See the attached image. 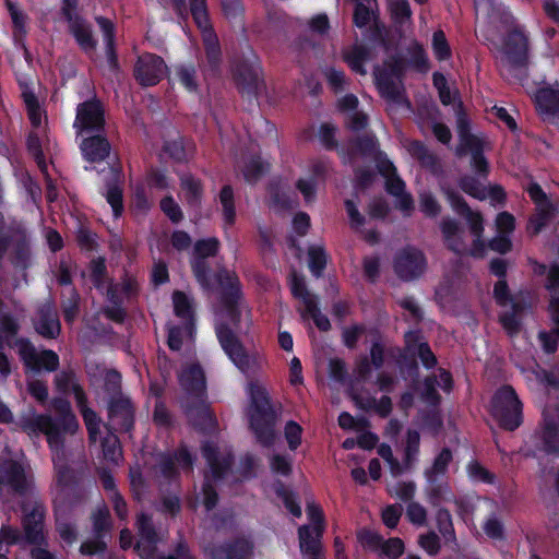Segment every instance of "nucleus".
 <instances>
[{
	"mask_svg": "<svg viewBox=\"0 0 559 559\" xmlns=\"http://www.w3.org/2000/svg\"><path fill=\"white\" fill-rule=\"evenodd\" d=\"M111 528L110 513L109 510L104 507L98 509L93 514V531L94 535L98 538H103L104 534Z\"/></svg>",
	"mask_w": 559,
	"mask_h": 559,
	"instance_id": "64",
	"label": "nucleus"
},
{
	"mask_svg": "<svg viewBox=\"0 0 559 559\" xmlns=\"http://www.w3.org/2000/svg\"><path fill=\"white\" fill-rule=\"evenodd\" d=\"M106 126L105 106L103 102L93 96L80 103L76 107L73 127L80 134L104 133Z\"/></svg>",
	"mask_w": 559,
	"mask_h": 559,
	"instance_id": "13",
	"label": "nucleus"
},
{
	"mask_svg": "<svg viewBox=\"0 0 559 559\" xmlns=\"http://www.w3.org/2000/svg\"><path fill=\"white\" fill-rule=\"evenodd\" d=\"M174 313L185 323V330L188 334H192L195 330V313L192 300L181 290L173 293Z\"/></svg>",
	"mask_w": 559,
	"mask_h": 559,
	"instance_id": "30",
	"label": "nucleus"
},
{
	"mask_svg": "<svg viewBox=\"0 0 559 559\" xmlns=\"http://www.w3.org/2000/svg\"><path fill=\"white\" fill-rule=\"evenodd\" d=\"M118 176L119 175L116 174L115 178L106 182L105 193L106 201L111 206L115 218L120 217L124 211L123 190L118 182Z\"/></svg>",
	"mask_w": 559,
	"mask_h": 559,
	"instance_id": "41",
	"label": "nucleus"
},
{
	"mask_svg": "<svg viewBox=\"0 0 559 559\" xmlns=\"http://www.w3.org/2000/svg\"><path fill=\"white\" fill-rule=\"evenodd\" d=\"M159 207L171 223L178 224L183 219V212L173 195H165L159 202Z\"/></svg>",
	"mask_w": 559,
	"mask_h": 559,
	"instance_id": "62",
	"label": "nucleus"
},
{
	"mask_svg": "<svg viewBox=\"0 0 559 559\" xmlns=\"http://www.w3.org/2000/svg\"><path fill=\"white\" fill-rule=\"evenodd\" d=\"M452 460V451L447 447L442 448V450L433 459L431 467L425 471V476L428 483L432 484L437 481L438 477L444 476Z\"/></svg>",
	"mask_w": 559,
	"mask_h": 559,
	"instance_id": "42",
	"label": "nucleus"
},
{
	"mask_svg": "<svg viewBox=\"0 0 559 559\" xmlns=\"http://www.w3.org/2000/svg\"><path fill=\"white\" fill-rule=\"evenodd\" d=\"M511 310L499 316V323L511 337L516 336L522 328V314L531 307L526 299H513L509 302Z\"/></svg>",
	"mask_w": 559,
	"mask_h": 559,
	"instance_id": "29",
	"label": "nucleus"
},
{
	"mask_svg": "<svg viewBox=\"0 0 559 559\" xmlns=\"http://www.w3.org/2000/svg\"><path fill=\"white\" fill-rule=\"evenodd\" d=\"M427 266V260L423 251L407 246L400 250L393 261L395 274L402 281L408 282L420 277Z\"/></svg>",
	"mask_w": 559,
	"mask_h": 559,
	"instance_id": "17",
	"label": "nucleus"
},
{
	"mask_svg": "<svg viewBox=\"0 0 559 559\" xmlns=\"http://www.w3.org/2000/svg\"><path fill=\"white\" fill-rule=\"evenodd\" d=\"M321 538L310 525L304 524L298 528L300 551L305 555L318 557L321 552Z\"/></svg>",
	"mask_w": 559,
	"mask_h": 559,
	"instance_id": "37",
	"label": "nucleus"
},
{
	"mask_svg": "<svg viewBox=\"0 0 559 559\" xmlns=\"http://www.w3.org/2000/svg\"><path fill=\"white\" fill-rule=\"evenodd\" d=\"M23 514L22 526L27 544L40 546L46 543L44 534V522L46 518V506L38 495L31 493L20 503Z\"/></svg>",
	"mask_w": 559,
	"mask_h": 559,
	"instance_id": "9",
	"label": "nucleus"
},
{
	"mask_svg": "<svg viewBox=\"0 0 559 559\" xmlns=\"http://www.w3.org/2000/svg\"><path fill=\"white\" fill-rule=\"evenodd\" d=\"M12 264L22 270H26L31 264L29 240L24 229L15 230Z\"/></svg>",
	"mask_w": 559,
	"mask_h": 559,
	"instance_id": "34",
	"label": "nucleus"
},
{
	"mask_svg": "<svg viewBox=\"0 0 559 559\" xmlns=\"http://www.w3.org/2000/svg\"><path fill=\"white\" fill-rule=\"evenodd\" d=\"M33 326L36 333L46 340H55L61 332L58 314L49 305H44L38 309L37 317L33 319Z\"/></svg>",
	"mask_w": 559,
	"mask_h": 559,
	"instance_id": "27",
	"label": "nucleus"
},
{
	"mask_svg": "<svg viewBox=\"0 0 559 559\" xmlns=\"http://www.w3.org/2000/svg\"><path fill=\"white\" fill-rule=\"evenodd\" d=\"M190 12L201 32L209 70L216 75L221 71L222 49L210 20L206 0H190Z\"/></svg>",
	"mask_w": 559,
	"mask_h": 559,
	"instance_id": "6",
	"label": "nucleus"
},
{
	"mask_svg": "<svg viewBox=\"0 0 559 559\" xmlns=\"http://www.w3.org/2000/svg\"><path fill=\"white\" fill-rule=\"evenodd\" d=\"M33 481L25 473L24 466L14 460L5 462L0 467V486L9 487L15 495L26 497Z\"/></svg>",
	"mask_w": 559,
	"mask_h": 559,
	"instance_id": "20",
	"label": "nucleus"
},
{
	"mask_svg": "<svg viewBox=\"0 0 559 559\" xmlns=\"http://www.w3.org/2000/svg\"><path fill=\"white\" fill-rule=\"evenodd\" d=\"M440 230L447 248L457 255H464L468 253L474 258H484L486 243L483 239V235L474 236L472 248L468 251L467 246L463 239L464 229L460 223L451 217H443L440 223Z\"/></svg>",
	"mask_w": 559,
	"mask_h": 559,
	"instance_id": "11",
	"label": "nucleus"
},
{
	"mask_svg": "<svg viewBox=\"0 0 559 559\" xmlns=\"http://www.w3.org/2000/svg\"><path fill=\"white\" fill-rule=\"evenodd\" d=\"M436 523L439 533L447 542H454L456 539L452 515L448 509L439 508L437 510Z\"/></svg>",
	"mask_w": 559,
	"mask_h": 559,
	"instance_id": "49",
	"label": "nucleus"
},
{
	"mask_svg": "<svg viewBox=\"0 0 559 559\" xmlns=\"http://www.w3.org/2000/svg\"><path fill=\"white\" fill-rule=\"evenodd\" d=\"M484 148L483 142L475 134L459 136V144L455 147V155L462 158L468 154L481 151Z\"/></svg>",
	"mask_w": 559,
	"mask_h": 559,
	"instance_id": "55",
	"label": "nucleus"
},
{
	"mask_svg": "<svg viewBox=\"0 0 559 559\" xmlns=\"http://www.w3.org/2000/svg\"><path fill=\"white\" fill-rule=\"evenodd\" d=\"M275 495L282 499L288 512L295 516L300 518L302 510L296 492L288 489L282 481H277L274 486Z\"/></svg>",
	"mask_w": 559,
	"mask_h": 559,
	"instance_id": "43",
	"label": "nucleus"
},
{
	"mask_svg": "<svg viewBox=\"0 0 559 559\" xmlns=\"http://www.w3.org/2000/svg\"><path fill=\"white\" fill-rule=\"evenodd\" d=\"M328 257L323 247L311 246L308 249V266L311 274L319 278L326 267Z\"/></svg>",
	"mask_w": 559,
	"mask_h": 559,
	"instance_id": "45",
	"label": "nucleus"
},
{
	"mask_svg": "<svg viewBox=\"0 0 559 559\" xmlns=\"http://www.w3.org/2000/svg\"><path fill=\"white\" fill-rule=\"evenodd\" d=\"M501 52L508 71L515 82L523 84L528 78L530 39L523 26L514 25L502 37Z\"/></svg>",
	"mask_w": 559,
	"mask_h": 559,
	"instance_id": "4",
	"label": "nucleus"
},
{
	"mask_svg": "<svg viewBox=\"0 0 559 559\" xmlns=\"http://www.w3.org/2000/svg\"><path fill=\"white\" fill-rule=\"evenodd\" d=\"M90 277L94 287L102 290L105 286V280L107 276L106 261L103 257L93 259L90 263Z\"/></svg>",
	"mask_w": 559,
	"mask_h": 559,
	"instance_id": "58",
	"label": "nucleus"
},
{
	"mask_svg": "<svg viewBox=\"0 0 559 559\" xmlns=\"http://www.w3.org/2000/svg\"><path fill=\"white\" fill-rule=\"evenodd\" d=\"M253 550L251 542L243 537L215 545L210 550L209 559H248Z\"/></svg>",
	"mask_w": 559,
	"mask_h": 559,
	"instance_id": "25",
	"label": "nucleus"
},
{
	"mask_svg": "<svg viewBox=\"0 0 559 559\" xmlns=\"http://www.w3.org/2000/svg\"><path fill=\"white\" fill-rule=\"evenodd\" d=\"M467 475L473 481L493 485L496 475L483 466L478 461L473 460L466 466Z\"/></svg>",
	"mask_w": 559,
	"mask_h": 559,
	"instance_id": "53",
	"label": "nucleus"
},
{
	"mask_svg": "<svg viewBox=\"0 0 559 559\" xmlns=\"http://www.w3.org/2000/svg\"><path fill=\"white\" fill-rule=\"evenodd\" d=\"M16 426L31 438L44 433L50 450L59 453L64 449V433H74L79 428V421L73 413L53 419L48 414H37L31 407L27 413L19 416Z\"/></svg>",
	"mask_w": 559,
	"mask_h": 559,
	"instance_id": "2",
	"label": "nucleus"
},
{
	"mask_svg": "<svg viewBox=\"0 0 559 559\" xmlns=\"http://www.w3.org/2000/svg\"><path fill=\"white\" fill-rule=\"evenodd\" d=\"M168 72L164 59L155 53L145 52L138 57L133 75L141 86L157 85Z\"/></svg>",
	"mask_w": 559,
	"mask_h": 559,
	"instance_id": "19",
	"label": "nucleus"
},
{
	"mask_svg": "<svg viewBox=\"0 0 559 559\" xmlns=\"http://www.w3.org/2000/svg\"><path fill=\"white\" fill-rule=\"evenodd\" d=\"M406 59L394 55L385 61L384 67L376 66L373 70L374 83L381 95L389 102L401 104L404 100L401 88L394 80L402 81L407 70ZM409 105V102L405 99Z\"/></svg>",
	"mask_w": 559,
	"mask_h": 559,
	"instance_id": "8",
	"label": "nucleus"
},
{
	"mask_svg": "<svg viewBox=\"0 0 559 559\" xmlns=\"http://www.w3.org/2000/svg\"><path fill=\"white\" fill-rule=\"evenodd\" d=\"M53 511L56 515V530L60 538L69 545H72L76 540V530L73 524L61 521V506L58 499L53 500Z\"/></svg>",
	"mask_w": 559,
	"mask_h": 559,
	"instance_id": "46",
	"label": "nucleus"
},
{
	"mask_svg": "<svg viewBox=\"0 0 559 559\" xmlns=\"http://www.w3.org/2000/svg\"><path fill=\"white\" fill-rule=\"evenodd\" d=\"M231 73L239 93L250 100L258 99L263 84L262 66L260 58L252 49L235 59Z\"/></svg>",
	"mask_w": 559,
	"mask_h": 559,
	"instance_id": "7",
	"label": "nucleus"
},
{
	"mask_svg": "<svg viewBox=\"0 0 559 559\" xmlns=\"http://www.w3.org/2000/svg\"><path fill=\"white\" fill-rule=\"evenodd\" d=\"M55 385L58 392L62 394L72 393L76 401V394L81 392L86 394L80 383L79 377L73 369H63L55 376Z\"/></svg>",
	"mask_w": 559,
	"mask_h": 559,
	"instance_id": "38",
	"label": "nucleus"
},
{
	"mask_svg": "<svg viewBox=\"0 0 559 559\" xmlns=\"http://www.w3.org/2000/svg\"><path fill=\"white\" fill-rule=\"evenodd\" d=\"M371 48L362 45H354L349 51L344 53V61L350 68V70L357 74L366 75L367 70L365 64L371 59Z\"/></svg>",
	"mask_w": 559,
	"mask_h": 559,
	"instance_id": "33",
	"label": "nucleus"
},
{
	"mask_svg": "<svg viewBox=\"0 0 559 559\" xmlns=\"http://www.w3.org/2000/svg\"><path fill=\"white\" fill-rule=\"evenodd\" d=\"M421 399L429 405L437 407L441 403V395L437 390L438 381L436 376H427L423 382Z\"/></svg>",
	"mask_w": 559,
	"mask_h": 559,
	"instance_id": "60",
	"label": "nucleus"
},
{
	"mask_svg": "<svg viewBox=\"0 0 559 559\" xmlns=\"http://www.w3.org/2000/svg\"><path fill=\"white\" fill-rule=\"evenodd\" d=\"M378 152L380 150L377 138L373 134H364L350 141L347 155L349 158H354L356 155L374 157Z\"/></svg>",
	"mask_w": 559,
	"mask_h": 559,
	"instance_id": "35",
	"label": "nucleus"
},
{
	"mask_svg": "<svg viewBox=\"0 0 559 559\" xmlns=\"http://www.w3.org/2000/svg\"><path fill=\"white\" fill-rule=\"evenodd\" d=\"M379 19L378 11H373L362 1H356L353 13V23L357 28H365Z\"/></svg>",
	"mask_w": 559,
	"mask_h": 559,
	"instance_id": "48",
	"label": "nucleus"
},
{
	"mask_svg": "<svg viewBox=\"0 0 559 559\" xmlns=\"http://www.w3.org/2000/svg\"><path fill=\"white\" fill-rule=\"evenodd\" d=\"M533 438L536 440L535 447L539 452L559 456V420L545 416Z\"/></svg>",
	"mask_w": 559,
	"mask_h": 559,
	"instance_id": "21",
	"label": "nucleus"
},
{
	"mask_svg": "<svg viewBox=\"0 0 559 559\" xmlns=\"http://www.w3.org/2000/svg\"><path fill=\"white\" fill-rule=\"evenodd\" d=\"M447 198L454 212L464 217L473 236L484 235V218L480 212L473 211L465 199L454 190L447 191Z\"/></svg>",
	"mask_w": 559,
	"mask_h": 559,
	"instance_id": "22",
	"label": "nucleus"
},
{
	"mask_svg": "<svg viewBox=\"0 0 559 559\" xmlns=\"http://www.w3.org/2000/svg\"><path fill=\"white\" fill-rule=\"evenodd\" d=\"M180 187L185 192V200L188 205L194 207L202 202L204 187L202 181L191 174L180 176Z\"/></svg>",
	"mask_w": 559,
	"mask_h": 559,
	"instance_id": "36",
	"label": "nucleus"
},
{
	"mask_svg": "<svg viewBox=\"0 0 559 559\" xmlns=\"http://www.w3.org/2000/svg\"><path fill=\"white\" fill-rule=\"evenodd\" d=\"M460 188L468 195L477 199L485 200L487 198V189L484 187L479 180L471 175H466L461 177L459 181Z\"/></svg>",
	"mask_w": 559,
	"mask_h": 559,
	"instance_id": "52",
	"label": "nucleus"
},
{
	"mask_svg": "<svg viewBox=\"0 0 559 559\" xmlns=\"http://www.w3.org/2000/svg\"><path fill=\"white\" fill-rule=\"evenodd\" d=\"M81 296L75 287L61 294L60 307L67 323H73L80 313Z\"/></svg>",
	"mask_w": 559,
	"mask_h": 559,
	"instance_id": "40",
	"label": "nucleus"
},
{
	"mask_svg": "<svg viewBox=\"0 0 559 559\" xmlns=\"http://www.w3.org/2000/svg\"><path fill=\"white\" fill-rule=\"evenodd\" d=\"M217 198L222 206L224 226H234L237 218L234 188L230 185H224L219 190Z\"/></svg>",
	"mask_w": 559,
	"mask_h": 559,
	"instance_id": "39",
	"label": "nucleus"
},
{
	"mask_svg": "<svg viewBox=\"0 0 559 559\" xmlns=\"http://www.w3.org/2000/svg\"><path fill=\"white\" fill-rule=\"evenodd\" d=\"M225 17L235 24L243 25L245 8L241 0H221Z\"/></svg>",
	"mask_w": 559,
	"mask_h": 559,
	"instance_id": "57",
	"label": "nucleus"
},
{
	"mask_svg": "<svg viewBox=\"0 0 559 559\" xmlns=\"http://www.w3.org/2000/svg\"><path fill=\"white\" fill-rule=\"evenodd\" d=\"M179 383L187 393V399L206 397L205 374L199 364H192L183 369L179 376Z\"/></svg>",
	"mask_w": 559,
	"mask_h": 559,
	"instance_id": "24",
	"label": "nucleus"
},
{
	"mask_svg": "<svg viewBox=\"0 0 559 559\" xmlns=\"http://www.w3.org/2000/svg\"><path fill=\"white\" fill-rule=\"evenodd\" d=\"M176 76L178 78V81L180 84L188 91V92H197L198 90V82H197V70L193 64H179L176 67Z\"/></svg>",
	"mask_w": 559,
	"mask_h": 559,
	"instance_id": "54",
	"label": "nucleus"
},
{
	"mask_svg": "<svg viewBox=\"0 0 559 559\" xmlns=\"http://www.w3.org/2000/svg\"><path fill=\"white\" fill-rule=\"evenodd\" d=\"M201 452L211 469L213 479H224L231 467L233 456L230 454L221 456L217 444L210 440L202 442Z\"/></svg>",
	"mask_w": 559,
	"mask_h": 559,
	"instance_id": "23",
	"label": "nucleus"
},
{
	"mask_svg": "<svg viewBox=\"0 0 559 559\" xmlns=\"http://www.w3.org/2000/svg\"><path fill=\"white\" fill-rule=\"evenodd\" d=\"M219 247L221 242L216 237L197 240L193 246L190 266L195 281L203 290H212L214 282L222 287L221 304L229 321L237 326L241 321L239 304L243 296L239 277L235 272L224 267L214 273L209 261V258L217 255Z\"/></svg>",
	"mask_w": 559,
	"mask_h": 559,
	"instance_id": "1",
	"label": "nucleus"
},
{
	"mask_svg": "<svg viewBox=\"0 0 559 559\" xmlns=\"http://www.w3.org/2000/svg\"><path fill=\"white\" fill-rule=\"evenodd\" d=\"M24 104L26 107L27 116L31 121V124L34 128H39L41 124L43 116L39 100L36 94L25 93L24 94Z\"/></svg>",
	"mask_w": 559,
	"mask_h": 559,
	"instance_id": "61",
	"label": "nucleus"
},
{
	"mask_svg": "<svg viewBox=\"0 0 559 559\" xmlns=\"http://www.w3.org/2000/svg\"><path fill=\"white\" fill-rule=\"evenodd\" d=\"M19 355L24 366L34 372L46 370L53 372L59 368L60 359L52 349H43L37 353L34 344L28 338H19L16 341Z\"/></svg>",
	"mask_w": 559,
	"mask_h": 559,
	"instance_id": "15",
	"label": "nucleus"
},
{
	"mask_svg": "<svg viewBox=\"0 0 559 559\" xmlns=\"http://www.w3.org/2000/svg\"><path fill=\"white\" fill-rule=\"evenodd\" d=\"M79 0H61V15L68 23L69 33L74 37L79 47L87 52L97 46L91 24L76 13Z\"/></svg>",
	"mask_w": 559,
	"mask_h": 559,
	"instance_id": "12",
	"label": "nucleus"
},
{
	"mask_svg": "<svg viewBox=\"0 0 559 559\" xmlns=\"http://www.w3.org/2000/svg\"><path fill=\"white\" fill-rule=\"evenodd\" d=\"M108 420L104 424L107 431L130 433L134 429L135 407L129 396H119L107 401Z\"/></svg>",
	"mask_w": 559,
	"mask_h": 559,
	"instance_id": "14",
	"label": "nucleus"
},
{
	"mask_svg": "<svg viewBox=\"0 0 559 559\" xmlns=\"http://www.w3.org/2000/svg\"><path fill=\"white\" fill-rule=\"evenodd\" d=\"M558 212L559 207L554 202L535 206V212L530 216L527 222V231L532 236L539 235L549 223L556 218Z\"/></svg>",
	"mask_w": 559,
	"mask_h": 559,
	"instance_id": "31",
	"label": "nucleus"
},
{
	"mask_svg": "<svg viewBox=\"0 0 559 559\" xmlns=\"http://www.w3.org/2000/svg\"><path fill=\"white\" fill-rule=\"evenodd\" d=\"M407 53L409 58L406 59V63L409 68L416 70L419 73L428 72L429 60L421 44L414 41L407 48Z\"/></svg>",
	"mask_w": 559,
	"mask_h": 559,
	"instance_id": "44",
	"label": "nucleus"
},
{
	"mask_svg": "<svg viewBox=\"0 0 559 559\" xmlns=\"http://www.w3.org/2000/svg\"><path fill=\"white\" fill-rule=\"evenodd\" d=\"M306 512L312 524L311 527L313 531L318 532V535H323L325 530V518L321 506L316 503L313 500H308L306 503Z\"/></svg>",
	"mask_w": 559,
	"mask_h": 559,
	"instance_id": "56",
	"label": "nucleus"
},
{
	"mask_svg": "<svg viewBox=\"0 0 559 559\" xmlns=\"http://www.w3.org/2000/svg\"><path fill=\"white\" fill-rule=\"evenodd\" d=\"M163 151L166 155H168L169 158H171L176 163L187 162V152L182 138L165 141L163 145Z\"/></svg>",
	"mask_w": 559,
	"mask_h": 559,
	"instance_id": "63",
	"label": "nucleus"
},
{
	"mask_svg": "<svg viewBox=\"0 0 559 559\" xmlns=\"http://www.w3.org/2000/svg\"><path fill=\"white\" fill-rule=\"evenodd\" d=\"M87 403L86 394L79 392V394H76V407L86 426L90 441L95 443L100 433L102 419L94 409L88 407Z\"/></svg>",
	"mask_w": 559,
	"mask_h": 559,
	"instance_id": "32",
	"label": "nucleus"
},
{
	"mask_svg": "<svg viewBox=\"0 0 559 559\" xmlns=\"http://www.w3.org/2000/svg\"><path fill=\"white\" fill-rule=\"evenodd\" d=\"M392 22L396 26H403L412 19V10L408 0H393L390 3Z\"/></svg>",
	"mask_w": 559,
	"mask_h": 559,
	"instance_id": "51",
	"label": "nucleus"
},
{
	"mask_svg": "<svg viewBox=\"0 0 559 559\" xmlns=\"http://www.w3.org/2000/svg\"><path fill=\"white\" fill-rule=\"evenodd\" d=\"M195 457L186 444H180L173 452H162L158 455L157 467L160 476L169 483L180 477L179 468L192 471Z\"/></svg>",
	"mask_w": 559,
	"mask_h": 559,
	"instance_id": "16",
	"label": "nucleus"
},
{
	"mask_svg": "<svg viewBox=\"0 0 559 559\" xmlns=\"http://www.w3.org/2000/svg\"><path fill=\"white\" fill-rule=\"evenodd\" d=\"M538 114L546 119H559V83L540 87L535 94Z\"/></svg>",
	"mask_w": 559,
	"mask_h": 559,
	"instance_id": "26",
	"label": "nucleus"
},
{
	"mask_svg": "<svg viewBox=\"0 0 559 559\" xmlns=\"http://www.w3.org/2000/svg\"><path fill=\"white\" fill-rule=\"evenodd\" d=\"M249 427L257 442L263 448H271L276 438V412L272 405L267 391L258 385L250 386V404L248 407Z\"/></svg>",
	"mask_w": 559,
	"mask_h": 559,
	"instance_id": "3",
	"label": "nucleus"
},
{
	"mask_svg": "<svg viewBox=\"0 0 559 559\" xmlns=\"http://www.w3.org/2000/svg\"><path fill=\"white\" fill-rule=\"evenodd\" d=\"M241 173L246 182L255 183L265 174V165L260 156H252L245 162Z\"/></svg>",
	"mask_w": 559,
	"mask_h": 559,
	"instance_id": "50",
	"label": "nucleus"
},
{
	"mask_svg": "<svg viewBox=\"0 0 559 559\" xmlns=\"http://www.w3.org/2000/svg\"><path fill=\"white\" fill-rule=\"evenodd\" d=\"M115 431H107V435L100 441L104 459L115 464L121 457L120 441Z\"/></svg>",
	"mask_w": 559,
	"mask_h": 559,
	"instance_id": "47",
	"label": "nucleus"
},
{
	"mask_svg": "<svg viewBox=\"0 0 559 559\" xmlns=\"http://www.w3.org/2000/svg\"><path fill=\"white\" fill-rule=\"evenodd\" d=\"M217 340L233 364L246 376L259 368L258 357L250 356L242 343L227 323H221L215 329Z\"/></svg>",
	"mask_w": 559,
	"mask_h": 559,
	"instance_id": "10",
	"label": "nucleus"
},
{
	"mask_svg": "<svg viewBox=\"0 0 559 559\" xmlns=\"http://www.w3.org/2000/svg\"><path fill=\"white\" fill-rule=\"evenodd\" d=\"M104 391L108 394V400H115L119 396H126L121 388V374L116 369H110L105 374Z\"/></svg>",
	"mask_w": 559,
	"mask_h": 559,
	"instance_id": "59",
	"label": "nucleus"
},
{
	"mask_svg": "<svg viewBox=\"0 0 559 559\" xmlns=\"http://www.w3.org/2000/svg\"><path fill=\"white\" fill-rule=\"evenodd\" d=\"M80 148L85 160L99 163L109 156L111 145L104 133H95L84 138Z\"/></svg>",
	"mask_w": 559,
	"mask_h": 559,
	"instance_id": "28",
	"label": "nucleus"
},
{
	"mask_svg": "<svg viewBox=\"0 0 559 559\" xmlns=\"http://www.w3.org/2000/svg\"><path fill=\"white\" fill-rule=\"evenodd\" d=\"M182 408L189 424L199 432L210 435L217 429L216 416L206 403V397L186 399Z\"/></svg>",
	"mask_w": 559,
	"mask_h": 559,
	"instance_id": "18",
	"label": "nucleus"
},
{
	"mask_svg": "<svg viewBox=\"0 0 559 559\" xmlns=\"http://www.w3.org/2000/svg\"><path fill=\"white\" fill-rule=\"evenodd\" d=\"M490 415L504 431L513 432L522 426L523 403L512 385L503 384L496 390L490 400Z\"/></svg>",
	"mask_w": 559,
	"mask_h": 559,
	"instance_id": "5",
	"label": "nucleus"
}]
</instances>
